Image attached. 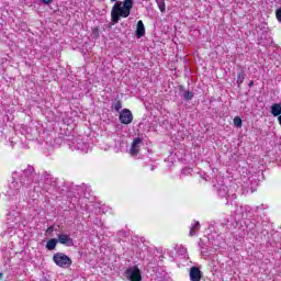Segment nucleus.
Returning a JSON list of instances; mask_svg holds the SVG:
<instances>
[{"label":"nucleus","mask_w":281,"mask_h":281,"mask_svg":"<svg viewBox=\"0 0 281 281\" xmlns=\"http://www.w3.org/2000/svg\"><path fill=\"white\" fill-rule=\"evenodd\" d=\"M128 16H131L130 11L125 10L121 2H115L111 11V21L120 23V19H128Z\"/></svg>","instance_id":"f257e3e1"},{"label":"nucleus","mask_w":281,"mask_h":281,"mask_svg":"<svg viewBox=\"0 0 281 281\" xmlns=\"http://www.w3.org/2000/svg\"><path fill=\"white\" fill-rule=\"evenodd\" d=\"M53 262L57 265V267H61L63 269L67 267H71V258L69 256L63 254V252H57L53 256Z\"/></svg>","instance_id":"f03ea898"},{"label":"nucleus","mask_w":281,"mask_h":281,"mask_svg":"<svg viewBox=\"0 0 281 281\" xmlns=\"http://www.w3.org/2000/svg\"><path fill=\"white\" fill-rule=\"evenodd\" d=\"M125 276L130 281H142V270L139 267L133 266L125 270Z\"/></svg>","instance_id":"7ed1b4c3"},{"label":"nucleus","mask_w":281,"mask_h":281,"mask_svg":"<svg viewBox=\"0 0 281 281\" xmlns=\"http://www.w3.org/2000/svg\"><path fill=\"white\" fill-rule=\"evenodd\" d=\"M119 121L121 124H132L133 123V112L128 109H123L119 115Z\"/></svg>","instance_id":"20e7f679"},{"label":"nucleus","mask_w":281,"mask_h":281,"mask_svg":"<svg viewBox=\"0 0 281 281\" xmlns=\"http://www.w3.org/2000/svg\"><path fill=\"white\" fill-rule=\"evenodd\" d=\"M57 243L65 245L66 247H74V238H71V236L68 234L57 235Z\"/></svg>","instance_id":"39448f33"},{"label":"nucleus","mask_w":281,"mask_h":281,"mask_svg":"<svg viewBox=\"0 0 281 281\" xmlns=\"http://www.w3.org/2000/svg\"><path fill=\"white\" fill-rule=\"evenodd\" d=\"M142 142V138L139 137L134 138L130 149V155H132V157H137V155H139V145Z\"/></svg>","instance_id":"423d86ee"},{"label":"nucleus","mask_w":281,"mask_h":281,"mask_svg":"<svg viewBox=\"0 0 281 281\" xmlns=\"http://www.w3.org/2000/svg\"><path fill=\"white\" fill-rule=\"evenodd\" d=\"M189 278L191 281H201V278H203V274H201V269H199V267H191Z\"/></svg>","instance_id":"0eeeda50"},{"label":"nucleus","mask_w":281,"mask_h":281,"mask_svg":"<svg viewBox=\"0 0 281 281\" xmlns=\"http://www.w3.org/2000/svg\"><path fill=\"white\" fill-rule=\"evenodd\" d=\"M146 34V27L144 26V21L139 20L136 24V38H142Z\"/></svg>","instance_id":"6e6552de"},{"label":"nucleus","mask_w":281,"mask_h":281,"mask_svg":"<svg viewBox=\"0 0 281 281\" xmlns=\"http://www.w3.org/2000/svg\"><path fill=\"white\" fill-rule=\"evenodd\" d=\"M271 113L273 117H280L281 115V103H274L271 105Z\"/></svg>","instance_id":"1a4fd4ad"},{"label":"nucleus","mask_w":281,"mask_h":281,"mask_svg":"<svg viewBox=\"0 0 281 281\" xmlns=\"http://www.w3.org/2000/svg\"><path fill=\"white\" fill-rule=\"evenodd\" d=\"M199 229H201V223L194 222L190 228L189 236H196Z\"/></svg>","instance_id":"9d476101"},{"label":"nucleus","mask_w":281,"mask_h":281,"mask_svg":"<svg viewBox=\"0 0 281 281\" xmlns=\"http://www.w3.org/2000/svg\"><path fill=\"white\" fill-rule=\"evenodd\" d=\"M56 245H58V239L52 238L47 241L46 249H48V251H54V249H56Z\"/></svg>","instance_id":"9b49d317"},{"label":"nucleus","mask_w":281,"mask_h":281,"mask_svg":"<svg viewBox=\"0 0 281 281\" xmlns=\"http://www.w3.org/2000/svg\"><path fill=\"white\" fill-rule=\"evenodd\" d=\"M123 8L131 13V10H133V0H124Z\"/></svg>","instance_id":"f8f14e48"},{"label":"nucleus","mask_w":281,"mask_h":281,"mask_svg":"<svg viewBox=\"0 0 281 281\" xmlns=\"http://www.w3.org/2000/svg\"><path fill=\"white\" fill-rule=\"evenodd\" d=\"M233 122L234 126H237V128H240V126H243V119H240V116H235Z\"/></svg>","instance_id":"ddd939ff"},{"label":"nucleus","mask_w":281,"mask_h":281,"mask_svg":"<svg viewBox=\"0 0 281 281\" xmlns=\"http://www.w3.org/2000/svg\"><path fill=\"white\" fill-rule=\"evenodd\" d=\"M93 38H100V29L98 26L92 27Z\"/></svg>","instance_id":"4468645a"},{"label":"nucleus","mask_w":281,"mask_h":281,"mask_svg":"<svg viewBox=\"0 0 281 281\" xmlns=\"http://www.w3.org/2000/svg\"><path fill=\"white\" fill-rule=\"evenodd\" d=\"M245 82V72H239L237 75V85H243Z\"/></svg>","instance_id":"2eb2a0df"},{"label":"nucleus","mask_w":281,"mask_h":281,"mask_svg":"<svg viewBox=\"0 0 281 281\" xmlns=\"http://www.w3.org/2000/svg\"><path fill=\"white\" fill-rule=\"evenodd\" d=\"M113 109L114 111L120 112L122 110V102L120 100L115 101L113 103Z\"/></svg>","instance_id":"dca6fc26"},{"label":"nucleus","mask_w":281,"mask_h":281,"mask_svg":"<svg viewBox=\"0 0 281 281\" xmlns=\"http://www.w3.org/2000/svg\"><path fill=\"white\" fill-rule=\"evenodd\" d=\"M184 100H192L194 98V92L192 91H186L183 94Z\"/></svg>","instance_id":"f3484780"},{"label":"nucleus","mask_w":281,"mask_h":281,"mask_svg":"<svg viewBox=\"0 0 281 281\" xmlns=\"http://www.w3.org/2000/svg\"><path fill=\"white\" fill-rule=\"evenodd\" d=\"M156 3L158 4V8L160 10V12H164L165 9V3H164V0H156Z\"/></svg>","instance_id":"a211bd4d"},{"label":"nucleus","mask_w":281,"mask_h":281,"mask_svg":"<svg viewBox=\"0 0 281 281\" xmlns=\"http://www.w3.org/2000/svg\"><path fill=\"white\" fill-rule=\"evenodd\" d=\"M52 1H54V0H42V3H45V5H49V3H52Z\"/></svg>","instance_id":"6ab92c4d"},{"label":"nucleus","mask_w":281,"mask_h":281,"mask_svg":"<svg viewBox=\"0 0 281 281\" xmlns=\"http://www.w3.org/2000/svg\"><path fill=\"white\" fill-rule=\"evenodd\" d=\"M47 232H54V227H53V226H49V227L47 228Z\"/></svg>","instance_id":"aec40b11"},{"label":"nucleus","mask_w":281,"mask_h":281,"mask_svg":"<svg viewBox=\"0 0 281 281\" xmlns=\"http://www.w3.org/2000/svg\"><path fill=\"white\" fill-rule=\"evenodd\" d=\"M248 87H254V81H250Z\"/></svg>","instance_id":"412c9836"},{"label":"nucleus","mask_w":281,"mask_h":281,"mask_svg":"<svg viewBox=\"0 0 281 281\" xmlns=\"http://www.w3.org/2000/svg\"><path fill=\"white\" fill-rule=\"evenodd\" d=\"M0 280H3V273L0 272Z\"/></svg>","instance_id":"4be33fe9"},{"label":"nucleus","mask_w":281,"mask_h":281,"mask_svg":"<svg viewBox=\"0 0 281 281\" xmlns=\"http://www.w3.org/2000/svg\"><path fill=\"white\" fill-rule=\"evenodd\" d=\"M111 1V3H115V1H117V0H110Z\"/></svg>","instance_id":"5701e85b"}]
</instances>
